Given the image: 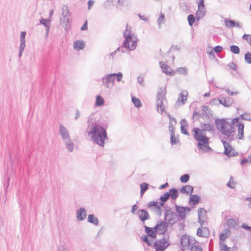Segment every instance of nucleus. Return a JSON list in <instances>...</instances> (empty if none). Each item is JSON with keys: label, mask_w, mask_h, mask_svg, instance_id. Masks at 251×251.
<instances>
[{"label": "nucleus", "mask_w": 251, "mask_h": 251, "mask_svg": "<svg viewBox=\"0 0 251 251\" xmlns=\"http://www.w3.org/2000/svg\"><path fill=\"white\" fill-rule=\"evenodd\" d=\"M107 126H101L99 124H93L88 134L91 136L93 142L101 147H104L105 140L108 139L107 133Z\"/></svg>", "instance_id": "f257e3e1"}, {"label": "nucleus", "mask_w": 251, "mask_h": 251, "mask_svg": "<svg viewBox=\"0 0 251 251\" xmlns=\"http://www.w3.org/2000/svg\"><path fill=\"white\" fill-rule=\"evenodd\" d=\"M194 138L198 141L197 146L200 150L204 152H211L212 149L209 146V138L206 136L205 133L202 132L201 129L198 127L193 129Z\"/></svg>", "instance_id": "f03ea898"}, {"label": "nucleus", "mask_w": 251, "mask_h": 251, "mask_svg": "<svg viewBox=\"0 0 251 251\" xmlns=\"http://www.w3.org/2000/svg\"><path fill=\"white\" fill-rule=\"evenodd\" d=\"M131 34L130 30L128 29V25H126V30L124 33L123 36L125 38L123 44V47L124 48L128 50L129 51L134 50L137 46V42L138 39L137 37L134 36Z\"/></svg>", "instance_id": "7ed1b4c3"}, {"label": "nucleus", "mask_w": 251, "mask_h": 251, "mask_svg": "<svg viewBox=\"0 0 251 251\" xmlns=\"http://www.w3.org/2000/svg\"><path fill=\"white\" fill-rule=\"evenodd\" d=\"M215 124L217 129L223 135L226 136L227 139L229 140V141L233 140V137L231 135V132L228 130L229 124L228 122L226 121V119H216L215 120Z\"/></svg>", "instance_id": "20e7f679"}, {"label": "nucleus", "mask_w": 251, "mask_h": 251, "mask_svg": "<svg viewBox=\"0 0 251 251\" xmlns=\"http://www.w3.org/2000/svg\"><path fill=\"white\" fill-rule=\"evenodd\" d=\"M59 132L65 144L66 149L69 151L72 152L74 145L71 140L68 130L63 125H60Z\"/></svg>", "instance_id": "39448f33"}, {"label": "nucleus", "mask_w": 251, "mask_h": 251, "mask_svg": "<svg viewBox=\"0 0 251 251\" xmlns=\"http://www.w3.org/2000/svg\"><path fill=\"white\" fill-rule=\"evenodd\" d=\"M166 101H167L166 91L164 90H162L158 92L156 96V108L158 112H159V108H160L161 113H165L169 119H171L172 117L167 111L165 110V107L163 103Z\"/></svg>", "instance_id": "423d86ee"}, {"label": "nucleus", "mask_w": 251, "mask_h": 251, "mask_svg": "<svg viewBox=\"0 0 251 251\" xmlns=\"http://www.w3.org/2000/svg\"><path fill=\"white\" fill-rule=\"evenodd\" d=\"M145 232L146 235H143L141 237V240L146 243L148 246H151L152 243L149 240L148 237H150L152 239H155L157 237V230L155 229V226L149 227L146 225H144Z\"/></svg>", "instance_id": "0eeeda50"}, {"label": "nucleus", "mask_w": 251, "mask_h": 251, "mask_svg": "<svg viewBox=\"0 0 251 251\" xmlns=\"http://www.w3.org/2000/svg\"><path fill=\"white\" fill-rule=\"evenodd\" d=\"M164 220L172 227L178 221V219L176 212L172 211L170 209H166L164 213Z\"/></svg>", "instance_id": "6e6552de"}, {"label": "nucleus", "mask_w": 251, "mask_h": 251, "mask_svg": "<svg viewBox=\"0 0 251 251\" xmlns=\"http://www.w3.org/2000/svg\"><path fill=\"white\" fill-rule=\"evenodd\" d=\"M191 207L189 206H183L177 205L175 203V211L178 220H184L186 218L187 212L191 210Z\"/></svg>", "instance_id": "1a4fd4ad"}, {"label": "nucleus", "mask_w": 251, "mask_h": 251, "mask_svg": "<svg viewBox=\"0 0 251 251\" xmlns=\"http://www.w3.org/2000/svg\"><path fill=\"white\" fill-rule=\"evenodd\" d=\"M224 147V151L223 153L227 157L236 156L238 155V153L236 151L235 149L230 145L229 143L224 140H221Z\"/></svg>", "instance_id": "9d476101"}, {"label": "nucleus", "mask_w": 251, "mask_h": 251, "mask_svg": "<svg viewBox=\"0 0 251 251\" xmlns=\"http://www.w3.org/2000/svg\"><path fill=\"white\" fill-rule=\"evenodd\" d=\"M170 245V243L164 238L156 241L153 247L155 249V251H164Z\"/></svg>", "instance_id": "9b49d317"}, {"label": "nucleus", "mask_w": 251, "mask_h": 251, "mask_svg": "<svg viewBox=\"0 0 251 251\" xmlns=\"http://www.w3.org/2000/svg\"><path fill=\"white\" fill-rule=\"evenodd\" d=\"M157 233L160 235L164 234L167 231L169 224L162 220L159 221L154 226Z\"/></svg>", "instance_id": "f8f14e48"}, {"label": "nucleus", "mask_w": 251, "mask_h": 251, "mask_svg": "<svg viewBox=\"0 0 251 251\" xmlns=\"http://www.w3.org/2000/svg\"><path fill=\"white\" fill-rule=\"evenodd\" d=\"M102 82L103 85L108 88H111L114 84L115 80V74H110L105 75L102 79Z\"/></svg>", "instance_id": "ddd939ff"}, {"label": "nucleus", "mask_w": 251, "mask_h": 251, "mask_svg": "<svg viewBox=\"0 0 251 251\" xmlns=\"http://www.w3.org/2000/svg\"><path fill=\"white\" fill-rule=\"evenodd\" d=\"M180 243L183 247L192 246V245L198 243V242L194 239H191L186 235L184 234L180 238Z\"/></svg>", "instance_id": "4468645a"}, {"label": "nucleus", "mask_w": 251, "mask_h": 251, "mask_svg": "<svg viewBox=\"0 0 251 251\" xmlns=\"http://www.w3.org/2000/svg\"><path fill=\"white\" fill-rule=\"evenodd\" d=\"M240 118L236 117L233 119V122L236 123V126L238 127V139L243 140L244 139V125L239 121Z\"/></svg>", "instance_id": "2eb2a0df"}, {"label": "nucleus", "mask_w": 251, "mask_h": 251, "mask_svg": "<svg viewBox=\"0 0 251 251\" xmlns=\"http://www.w3.org/2000/svg\"><path fill=\"white\" fill-rule=\"evenodd\" d=\"M70 15V13L68 6L66 5H63L62 7V15L63 16V18L60 19V21L63 23H66V27H67V24L70 22L69 18Z\"/></svg>", "instance_id": "dca6fc26"}, {"label": "nucleus", "mask_w": 251, "mask_h": 251, "mask_svg": "<svg viewBox=\"0 0 251 251\" xmlns=\"http://www.w3.org/2000/svg\"><path fill=\"white\" fill-rule=\"evenodd\" d=\"M159 64L163 73L170 76H173L175 75L176 72L163 61H160Z\"/></svg>", "instance_id": "f3484780"}, {"label": "nucleus", "mask_w": 251, "mask_h": 251, "mask_svg": "<svg viewBox=\"0 0 251 251\" xmlns=\"http://www.w3.org/2000/svg\"><path fill=\"white\" fill-rule=\"evenodd\" d=\"M201 110L202 112L201 113V117L204 120H209L212 116L211 111L208 106H202Z\"/></svg>", "instance_id": "a211bd4d"}, {"label": "nucleus", "mask_w": 251, "mask_h": 251, "mask_svg": "<svg viewBox=\"0 0 251 251\" xmlns=\"http://www.w3.org/2000/svg\"><path fill=\"white\" fill-rule=\"evenodd\" d=\"M225 25L227 28H231L236 27L239 28H242L240 22H236L235 20H231L230 19H226L225 20Z\"/></svg>", "instance_id": "6ab92c4d"}, {"label": "nucleus", "mask_w": 251, "mask_h": 251, "mask_svg": "<svg viewBox=\"0 0 251 251\" xmlns=\"http://www.w3.org/2000/svg\"><path fill=\"white\" fill-rule=\"evenodd\" d=\"M234 100L232 98L229 97H221L220 98V104H222L226 107H229L233 103Z\"/></svg>", "instance_id": "aec40b11"}, {"label": "nucleus", "mask_w": 251, "mask_h": 251, "mask_svg": "<svg viewBox=\"0 0 251 251\" xmlns=\"http://www.w3.org/2000/svg\"><path fill=\"white\" fill-rule=\"evenodd\" d=\"M138 212L141 213L139 215L140 220L144 224L145 221L150 219V216L147 210L140 209L138 210Z\"/></svg>", "instance_id": "412c9836"}, {"label": "nucleus", "mask_w": 251, "mask_h": 251, "mask_svg": "<svg viewBox=\"0 0 251 251\" xmlns=\"http://www.w3.org/2000/svg\"><path fill=\"white\" fill-rule=\"evenodd\" d=\"M87 216V211L84 207H80L76 211V218L78 221L84 220Z\"/></svg>", "instance_id": "4be33fe9"}, {"label": "nucleus", "mask_w": 251, "mask_h": 251, "mask_svg": "<svg viewBox=\"0 0 251 251\" xmlns=\"http://www.w3.org/2000/svg\"><path fill=\"white\" fill-rule=\"evenodd\" d=\"M180 129L181 132L182 134L189 135V132L187 131V128H188V125L187 121L185 119H181L180 121Z\"/></svg>", "instance_id": "5701e85b"}, {"label": "nucleus", "mask_w": 251, "mask_h": 251, "mask_svg": "<svg viewBox=\"0 0 251 251\" xmlns=\"http://www.w3.org/2000/svg\"><path fill=\"white\" fill-rule=\"evenodd\" d=\"M201 201V197L198 195H190L189 203L190 205H195Z\"/></svg>", "instance_id": "b1692460"}, {"label": "nucleus", "mask_w": 251, "mask_h": 251, "mask_svg": "<svg viewBox=\"0 0 251 251\" xmlns=\"http://www.w3.org/2000/svg\"><path fill=\"white\" fill-rule=\"evenodd\" d=\"M194 187L189 185H186L182 186L179 190V191L182 194H191L193 193Z\"/></svg>", "instance_id": "393cba45"}, {"label": "nucleus", "mask_w": 251, "mask_h": 251, "mask_svg": "<svg viewBox=\"0 0 251 251\" xmlns=\"http://www.w3.org/2000/svg\"><path fill=\"white\" fill-rule=\"evenodd\" d=\"M50 22V19L41 18L40 20V23L43 25H44L46 29V35L45 36L47 37L49 34V32L50 29V25H49V23Z\"/></svg>", "instance_id": "a878e982"}, {"label": "nucleus", "mask_w": 251, "mask_h": 251, "mask_svg": "<svg viewBox=\"0 0 251 251\" xmlns=\"http://www.w3.org/2000/svg\"><path fill=\"white\" fill-rule=\"evenodd\" d=\"M209 234V230L207 227L202 228L199 227L197 229V235L199 237H207Z\"/></svg>", "instance_id": "bb28decb"}, {"label": "nucleus", "mask_w": 251, "mask_h": 251, "mask_svg": "<svg viewBox=\"0 0 251 251\" xmlns=\"http://www.w3.org/2000/svg\"><path fill=\"white\" fill-rule=\"evenodd\" d=\"M201 130L204 133L206 131L213 132L214 130L213 126L210 124H201Z\"/></svg>", "instance_id": "cd10ccee"}, {"label": "nucleus", "mask_w": 251, "mask_h": 251, "mask_svg": "<svg viewBox=\"0 0 251 251\" xmlns=\"http://www.w3.org/2000/svg\"><path fill=\"white\" fill-rule=\"evenodd\" d=\"M85 43L82 40H77L74 42V48L77 50L83 49L85 47Z\"/></svg>", "instance_id": "c85d7f7f"}, {"label": "nucleus", "mask_w": 251, "mask_h": 251, "mask_svg": "<svg viewBox=\"0 0 251 251\" xmlns=\"http://www.w3.org/2000/svg\"><path fill=\"white\" fill-rule=\"evenodd\" d=\"M167 192L169 193V197H171V199L174 201H176L179 196L178 191L177 189L175 188L170 189L169 192Z\"/></svg>", "instance_id": "c756f323"}, {"label": "nucleus", "mask_w": 251, "mask_h": 251, "mask_svg": "<svg viewBox=\"0 0 251 251\" xmlns=\"http://www.w3.org/2000/svg\"><path fill=\"white\" fill-rule=\"evenodd\" d=\"M87 221L93 224L95 226H97L99 224V219L94 214H89L88 216Z\"/></svg>", "instance_id": "7c9ffc66"}, {"label": "nucleus", "mask_w": 251, "mask_h": 251, "mask_svg": "<svg viewBox=\"0 0 251 251\" xmlns=\"http://www.w3.org/2000/svg\"><path fill=\"white\" fill-rule=\"evenodd\" d=\"M205 13V9H198L196 13V18L198 21H199L204 16Z\"/></svg>", "instance_id": "2f4dec72"}, {"label": "nucleus", "mask_w": 251, "mask_h": 251, "mask_svg": "<svg viewBox=\"0 0 251 251\" xmlns=\"http://www.w3.org/2000/svg\"><path fill=\"white\" fill-rule=\"evenodd\" d=\"M187 92H183L179 94V97L177 100L178 101H180L183 104H185L187 99Z\"/></svg>", "instance_id": "473e14b6"}, {"label": "nucleus", "mask_w": 251, "mask_h": 251, "mask_svg": "<svg viewBox=\"0 0 251 251\" xmlns=\"http://www.w3.org/2000/svg\"><path fill=\"white\" fill-rule=\"evenodd\" d=\"M149 184L146 182H143L140 185V196L142 197L149 188Z\"/></svg>", "instance_id": "72a5a7b5"}, {"label": "nucleus", "mask_w": 251, "mask_h": 251, "mask_svg": "<svg viewBox=\"0 0 251 251\" xmlns=\"http://www.w3.org/2000/svg\"><path fill=\"white\" fill-rule=\"evenodd\" d=\"M198 220H201V218L203 219L206 216V211L204 208H200L198 210Z\"/></svg>", "instance_id": "f704fd0d"}, {"label": "nucleus", "mask_w": 251, "mask_h": 251, "mask_svg": "<svg viewBox=\"0 0 251 251\" xmlns=\"http://www.w3.org/2000/svg\"><path fill=\"white\" fill-rule=\"evenodd\" d=\"M104 103V100L101 96L98 95L96 97L95 102V105L96 106H101L103 105Z\"/></svg>", "instance_id": "c9c22d12"}, {"label": "nucleus", "mask_w": 251, "mask_h": 251, "mask_svg": "<svg viewBox=\"0 0 251 251\" xmlns=\"http://www.w3.org/2000/svg\"><path fill=\"white\" fill-rule=\"evenodd\" d=\"M227 224L229 227L234 228L237 225V222L235 220L231 218L227 220Z\"/></svg>", "instance_id": "e433bc0d"}, {"label": "nucleus", "mask_w": 251, "mask_h": 251, "mask_svg": "<svg viewBox=\"0 0 251 251\" xmlns=\"http://www.w3.org/2000/svg\"><path fill=\"white\" fill-rule=\"evenodd\" d=\"M132 101L134 106L137 108H140L142 106V103L140 100L135 97H132Z\"/></svg>", "instance_id": "4c0bfd02"}, {"label": "nucleus", "mask_w": 251, "mask_h": 251, "mask_svg": "<svg viewBox=\"0 0 251 251\" xmlns=\"http://www.w3.org/2000/svg\"><path fill=\"white\" fill-rule=\"evenodd\" d=\"M171 137H170V143L172 145H174L177 144L179 142V139L176 138L175 137V133L172 132V133H170Z\"/></svg>", "instance_id": "58836bf2"}, {"label": "nucleus", "mask_w": 251, "mask_h": 251, "mask_svg": "<svg viewBox=\"0 0 251 251\" xmlns=\"http://www.w3.org/2000/svg\"><path fill=\"white\" fill-rule=\"evenodd\" d=\"M229 49L230 51L234 54H238L240 52V48L236 45H231Z\"/></svg>", "instance_id": "ea45409f"}, {"label": "nucleus", "mask_w": 251, "mask_h": 251, "mask_svg": "<svg viewBox=\"0 0 251 251\" xmlns=\"http://www.w3.org/2000/svg\"><path fill=\"white\" fill-rule=\"evenodd\" d=\"M195 17L193 14H189L188 16L187 20L188 21L189 25L190 26H192L195 21Z\"/></svg>", "instance_id": "a19ab883"}, {"label": "nucleus", "mask_w": 251, "mask_h": 251, "mask_svg": "<svg viewBox=\"0 0 251 251\" xmlns=\"http://www.w3.org/2000/svg\"><path fill=\"white\" fill-rule=\"evenodd\" d=\"M236 183L233 181V177L231 176L230 177L229 181L226 184V186L230 188H234L236 185Z\"/></svg>", "instance_id": "79ce46f5"}, {"label": "nucleus", "mask_w": 251, "mask_h": 251, "mask_svg": "<svg viewBox=\"0 0 251 251\" xmlns=\"http://www.w3.org/2000/svg\"><path fill=\"white\" fill-rule=\"evenodd\" d=\"M189 175L187 174H185L180 176V180L182 183H186L189 181Z\"/></svg>", "instance_id": "37998d69"}, {"label": "nucleus", "mask_w": 251, "mask_h": 251, "mask_svg": "<svg viewBox=\"0 0 251 251\" xmlns=\"http://www.w3.org/2000/svg\"><path fill=\"white\" fill-rule=\"evenodd\" d=\"M169 193L166 192L163 195H161L159 198V200L160 201H163L164 202H166L169 199Z\"/></svg>", "instance_id": "c03bdc74"}, {"label": "nucleus", "mask_w": 251, "mask_h": 251, "mask_svg": "<svg viewBox=\"0 0 251 251\" xmlns=\"http://www.w3.org/2000/svg\"><path fill=\"white\" fill-rule=\"evenodd\" d=\"M244 59L246 62L248 64H251V53L247 52L245 54Z\"/></svg>", "instance_id": "a18cd8bd"}, {"label": "nucleus", "mask_w": 251, "mask_h": 251, "mask_svg": "<svg viewBox=\"0 0 251 251\" xmlns=\"http://www.w3.org/2000/svg\"><path fill=\"white\" fill-rule=\"evenodd\" d=\"M242 39L246 40L251 46V34H244L242 36Z\"/></svg>", "instance_id": "49530a36"}, {"label": "nucleus", "mask_w": 251, "mask_h": 251, "mask_svg": "<svg viewBox=\"0 0 251 251\" xmlns=\"http://www.w3.org/2000/svg\"><path fill=\"white\" fill-rule=\"evenodd\" d=\"M191 251H203L201 247L195 245V244L192 245L190 247Z\"/></svg>", "instance_id": "de8ad7c7"}, {"label": "nucleus", "mask_w": 251, "mask_h": 251, "mask_svg": "<svg viewBox=\"0 0 251 251\" xmlns=\"http://www.w3.org/2000/svg\"><path fill=\"white\" fill-rule=\"evenodd\" d=\"M235 125L236 126V123L233 122V120H232L231 123H230L229 126L228 127V128H227V130L230 131L231 132V134L235 132Z\"/></svg>", "instance_id": "09e8293b"}, {"label": "nucleus", "mask_w": 251, "mask_h": 251, "mask_svg": "<svg viewBox=\"0 0 251 251\" xmlns=\"http://www.w3.org/2000/svg\"><path fill=\"white\" fill-rule=\"evenodd\" d=\"M229 236V234L226 235V233L222 232L220 234L219 239L220 241L223 242L228 236Z\"/></svg>", "instance_id": "8fccbe9b"}, {"label": "nucleus", "mask_w": 251, "mask_h": 251, "mask_svg": "<svg viewBox=\"0 0 251 251\" xmlns=\"http://www.w3.org/2000/svg\"><path fill=\"white\" fill-rule=\"evenodd\" d=\"M113 74H115V79L116 78V77L117 81L118 82L121 81L123 77V74L121 72Z\"/></svg>", "instance_id": "3c124183"}, {"label": "nucleus", "mask_w": 251, "mask_h": 251, "mask_svg": "<svg viewBox=\"0 0 251 251\" xmlns=\"http://www.w3.org/2000/svg\"><path fill=\"white\" fill-rule=\"evenodd\" d=\"M177 72L180 74L186 75L187 73V70L185 67H180L178 69Z\"/></svg>", "instance_id": "603ef678"}, {"label": "nucleus", "mask_w": 251, "mask_h": 251, "mask_svg": "<svg viewBox=\"0 0 251 251\" xmlns=\"http://www.w3.org/2000/svg\"><path fill=\"white\" fill-rule=\"evenodd\" d=\"M157 204V201H150L148 203V207L149 208H151L152 207H154V209L155 208V206H156Z\"/></svg>", "instance_id": "864d4df0"}, {"label": "nucleus", "mask_w": 251, "mask_h": 251, "mask_svg": "<svg viewBox=\"0 0 251 251\" xmlns=\"http://www.w3.org/2000/svg\"><path fill=\"white\" fill-rule=\"evenodd\" d=\"M138 83L140 84V85L143 87L145 86L144 83V77L143 76L140 75L137 77V79Z\"/></svg>", "instance_id": "5fc2aeb1"}, {"label": "nucleus", "mask_w": 251, "mask_h": 251, "mask_svg": "<svg viewBox=\"0 0 251 251\" xmlns=\"http://www.w3.org/2000/svg\"><path fill=\"white\" fill-rule=\"evenodd\" d=\"M198 9H205L204 0H200L198 3Z\"/></svg>", "instance_id": "6e6d98bb"}, {"label": "nucleus", "mask_w": 251, "mask_h": 251, "mask_svg": "<svg viewBox=\"0 0 251 251\" xmlns=\"http://www.w3.org/2000/svg\"><path fill=\"white\" fill-rule=\"evenodd\" d=\"M169 130L170 133H175V128L174 127L173 123L172 122H169Z\"/></svg>", "instance_id": "4d7b16f0"}, {"label": "nucleus", "mask_w": 251, "mask_h": 251, "mask_svg": "<svg viewBox=\"0 0 251 251\" xmlns=\"http://www.w3.org/2000/svg\"><path fill=\"white\" fill-rule=\"evenodd\" d=\"M155 211L156 212V213L159 216H161L162 214V208H160V207L159 206H155Z\"/></svg>", "instance_id": "13d9d810"}, {"label": "nucleus", "mask_w": 251, "mask_h": 251, "mask_svg": "<svg viewBox=\"0 0 251 251\" xmlns=\"http://www.w3.org/2000/svg\"><path fill=\"white\" fill-rule=\"evenodd\" d=\"M181 9L183 11H186L188 10V6L186 3L183 2L180 5Z\"/></svg>", "instance_id": "bf43d9fd"}, {"label": "nucleus", "mask_w": 251, "mask_h": 251, "mask_svg": "<svg viewBox=\"0 0 251 251\" xmlns=\"http://www.w3.org/2000/svg\"><path fill=\"white\" fill-rule=\"evenodd\" d=\"M25 39H20V45L19 48L25 49Z\"/></svg>", "instance_id": "052dcab7"}, {"label": "nucleus", "mask_w": 251, "mask_h": 251, "mask_svg": "<svg viewBox=\"0 0 251 251\" xmlns=\"http://www.w3.org/2000/svg\"><path fill=\"white\" fill-rule=\"evenodd\" d=\"M228 66L233 70H236L237 65L233 62H231L228 64Z\"/></svg>", "instance_id": "680f3d73"}, {"label": "nucleus", "mask_w": 251, "mask_h": 251, "mask_svg": "<svg viewBox=\"0 0 251 251\" xmlns=\"http://www.w3.org/2000/svg\"><path fill=\"white\" fill-rule=\"evenodd\" d=\"M211 104L217 105L220 104V98L219 99H214L211 101Z\"/></svg>", "instance_id": "e2e57ef3"}, {"label": "nucleus", "mask_w": 251, "mask_h": 251, "mask_svg": "<svg viewBox=\"0 0 251 251\" xmlns=\"http://www.w3.org/2000/svg\"><path fill=\"white\" fill-rule=\"evenodd\" d=\"M223 47L221 46H216L214 48V50L215 52L218 53L223 50Z\"/></svg>", "instance_id": "0e129e2a"}, {"label": "nucleus", "mask_w": 251, "mask_h": 251, "mask_svg": "<svg viewBox=\"0 0 251 251\" xmlns=\"http://www.w3.org/2000/svg\"><path fill=\"white\" fill-rule=\"evenodd\" d=\"M94 3V1L93 0H89L88 1V9L90 10L91 9L92 6L93 5Z\"/></svg>", "instance_id": "69168bd1"}, {"label": "nucleus", "mask_w": 251, "mask_h": 251, "mask_svg": "<svg viewBox=\"0 0 251 251\" xmlns=\"http://www.w3.org/2000/svg\"><path fill=\"white\" fill-rule=\"evenodd\" d=\"M229 249L230 248L226 245L223 244L220 251H229Z\"/></svg>", "instance_id": "338daca9"}, {"label": "nucleus", "mask_w": 251, "mask_h": 251, "mask_svg": "<svg viewBox=\"0 0 251 251\" xmlns=\"http://www.w3.org/2000/svg\"><path fill=\"white\" fill-rule=\"evenodd\" d=\"M58 251H68V250L63 245H60L58 248Z\"/></svg>", "instance_id": "774afa93"}]
</instances>
